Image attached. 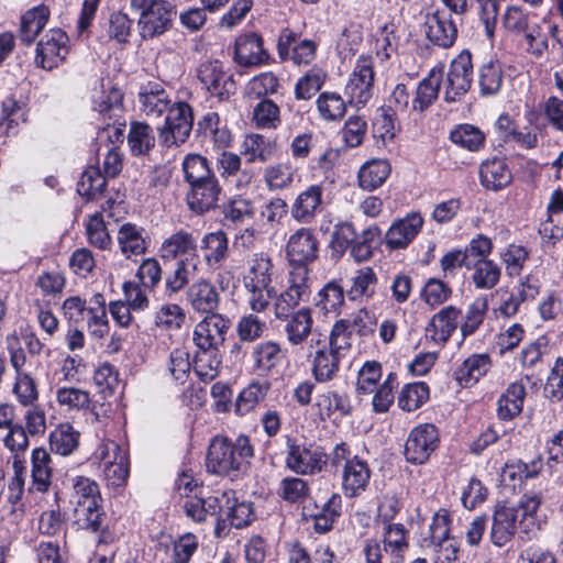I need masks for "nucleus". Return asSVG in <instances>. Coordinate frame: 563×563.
Returning <instances> with one entry per match:
<instances>
[{"instance_id":"42","label":"nucleus","mask_w":563,"mask_h":563,"mask_svg":"<svg viewBox=\"0 0 563 563\" xmlns=\"http://www.w3.org/2000/svg\"><path fill=\"white\" fill-rule=\"evenodd\" d=\"M268 390V383H250L240 391L235 399V413L238 416H245L254 410L266 398Z\"/></svg>"},{"instance_id":"62","label":"nucleus","mask_w":563,"mask_h":563,"mask_svg":"<svg viewBox=\"0 0 563 563\" xmlns=\"http://www.w3.org/2000/svg\"><path fill=\"white\" fill-rule=\"evenodd\" d=\"M350 322L345 319L338 320L330 331L327 347L342 358L351 349Z\"/></svg>"},{"instance_id":"22","label":"nucleus","mask_w":563,"mask_h":563,"mask_svg":"<svg viewBox=\"0 0 563 563\" xmlns=\"http://www.w3.org/2000/svg\"><path fill=\"white\" fill-rule=\"evenodd\" d=\"M444 76V66L439 64L431 68L428 75L419 81L416 95L411 100V110L423 112L439 97Z\"/></svg>"},{"instance_id":"38","label":"nucleus","mask_w":563,"mask_h":563,"mask_svg":"<svg viewBox=\"0 0 563 563\" xmlns=\"http://www.w3.org/2000/svg\"><path fill=\"white\" fill-rule=\"evenodd\" d=\"M526 387L521 382L511 383L498 399L497 413L501 420H511L523 407Z\"/></svg>"},{"instance_id":"27","label":"nucleus","mask_w":563,"mask_h":563,"mask_svg":"<svg viewBox=\"0 0 563 563\" xmlns=\"http://www.w3.org/2000/svg\"><path fill=\"white\" fill-rule=\"evenodd\" d=\"M268 59L263 48L261 36L251 33L241 35L235 41L234 60L242 67L261 66Z\"/></svg>"},{"instance_id":"56","label":"nucleus","mask_w":563,"mask_h":563,"mask_svg":"<svg viewBox=\"0 0 563 563\" xmlns=\"http://www.w3.org/2000/svg\"><path fill=\"white\" fill-rule=\"evenodd\" d=\"M488 310V299L486 296L477 297L466 310L463 322L461 323V334L467 338L475 333V331L483 323L486 312Z\"/></svg>"},{"instance_id":"6","label":"nucleus","mask_w":563,"mask_h":563,"mask_svg":"<svg viewBox=\"0 0 563 563\" xmlns=\"http://www.w3.org/2000/svg\"><path fill=\"white\" fill-rule=\"evenodd\" d=\"M194 117L189 104L177 102L168 108L165 125L159 130L158 140L167 146L185 143L192 130Z\"/></svg>"},{"instance_id":"32","label":"nucleus","mask_w":563,"mask_h":563,"mask_svg":"<svg viewBox=\"0 0 563 563\" xmlns=\"http://www.w3.org/2000/svg\"><path fill=\"white\" fill-rule=\"evenodd\" d=\"M490 367L492 358L488 354H472L456 368L454 377L462 387H471L484 377Z\"/></svg>"},{"instance_id":"36","label":"nucleus","mask_w":563,"mask_h":563,"mask_svg":"<svg viewBox=\"0 0 563 563\" xmlns=\"http://www.w3.org/2000/svg\"><path fill=\"white\" fill-rule=\"evenodd\" d=\"M118 243L126 258L144 254L147 250V240L143 228L133 223H124L118 231Z\"/></svg>"},{"instance_id":"49","label":"nucleus","mask_w":563,"mask_h":563,"mask_svg":"<svg viewBox=\"0 0 563 563\" xmlns=\"http://www.w3.org/2000/svg\"><path fill=\"white\" fill-rule=\"evenodd\" d=\"M79 432L69 423H62L49 434V448L53 452L66 456L78 446Z\"/></svg>"},{"instance_id":"55","label":"nucleus","mask_w":563,"mask_h":563,"mask_svg":"<svg viewBox=\"0 0 563 563\" xmlns=\"http://www.w3.org/2000/svg\"><path fill=\"white\" fill-rule=\"evenodd\" d=\"M450 140L471 152L479 151L485 144V134L472 124H460L450 133Z\"/></svg>"},{"instance_id":"11","label":"nucleus","mask_w":563,"mask_h":563,"mask_svg":"<svg viewBox=\"0 0 563 563\" xmlns=\"http://www.w3.org/2000/svg\"><path fill=\"white\" fill-rule=\"evenodd\" d=\"M176 16V7L164 0L139 16L140 35L144 40L159 36L168 31Z\"/></svg>"},{"instance_id":"64","label":"nucleus","mask_w":563,"mask_h":563,"mask_svg":"<svg viewBox=\"0 0 563 563\" xmlns=\"http://www.w3.org/2000/svg\"><path fill=\"white\" fill-rule=\"evenodd\" d=\"M186 319L185 311L176 303L163 305L154 316V323L164 330L180 329Z\"/></svg>"},{"instance_id":"2","label":"nucleus","mask_w":563,"mask_h":563,"mask_svg":"<svg viewBox=\"0 0 563 563\" xmlns=\"http://www.w3.org/2000/svg\"><path fill=\"white\" fill-rule=\"evenodd\" d=\"M310 295V272L307 266H295L288 274L287 286L275 299L276 319H286Z\"/></svg>"},{"instance_id":"17","label":"nucleus","mask_w":563,"mask_h":563,"mask_svg":"<svg viewBox=\"0 0 563 563\" xmlns=\"http://www.w3.org/2000/svg\"><path fill=\"white\" fill-rule=\"evenodd\" d=\"M423 218L418 212H411L394 221L385 234V243L389 250L406 249L419 234Z\"/></svg>"},{"instance_id":"26","label":"nucleus","mask_w":563,"mask_h":563,"mask_svg":"<svg viewBox=\"0 0 563 563\" xmlns=\"http://www.w3.org/2000/svg\"><path fill=\"white\" fill-rule=\"evenodd\" d=\"M371 470L366 461L354 455L342 468V489L347 497L363 493L369 484Z\"/></svg>"},{"instance_id":"52","label":"nucleus","mask_w":563,"mask_h":563,"mask_svg":"<svg viewBox=\"0 0 563 563\" xmlns=\"http://www.w3.org/2000/svg\"><path fill=\"white\" fill-rule=\"evenodd\" d=\"M81 362L82 360L76 355L68 354L62 357L53 373L47 374L51 388L78 380Z\"/></svg>"},{"instance_id":"48","label":"nucleus","mask_w":563,"mask_h":563,"mask_svg":"<svg viewBox=\"0 0 563 563\" xmlns=\"http://www.w3.org/2000/svg\"><path fill=\"white\" fill-rule=\"evenodd\" d=\"M312 515L314 521V530L319 533L328 532L332 529L335 520L341 516L342 498L339 494L333 493L327 501L318 508Z\"/></svg>"},{"instance_id":"58","label":"nucleus","mask_w":563,"mask_h":563,"mask_svg":"<svg viewBox=\"0 0 563 563\" xmlns=\"http://www.w3.org/2000/svg\"><path fill=\"white\" fill-rule=\"evenodd\" d=\"M479 87L483 96H492L500 90L503 67L498 60H488L479 68Z\"/></svg>"},{"instance_id":"15","label":"nucleus","mask_w":563,"mask_h":563,"mask_svg":"<svg viewBox=\"0 0 563 563\" xmlns=\"http://www.w3.org/2000/svg\"><path fill=\"white\" fill-rule=\"evenodd\" d=\"M277 52L282 60L290 59L296 65H308L316 58L317 43L311 40L297 42V34L290 29L280 32Z\"/></svg>"},{"instance_id":"16","label":"nucleus","mask_w":563,"mask_h":563,"mask_svg":"<svg viewBox=\"0 0 563 563\" xmlns=\"http://www.w3.org/2000/svg\"><path fill=\"white\" fill-rule=\"evenodd\" d=\"M424 25L428 40L439 47L449 48L457 38V26L445 11L437 9L427 14Z\"/></svg>"},{"instance_id":"9","label":"nucleus","mask_w":563,"mask_h":563,"mask_svg":"<svg viewBox=\"0 0 563 563\" xmlns=\"http://www.w3.org/2000/svg\"><path fill=\"white\" fill-rule=\"evenodd\" d=\"M68 36L60 29H52L37 43L35 63L44 69L56 68L68 54Z\"/></svg>"},{"instance_id":"4","label":"nucleus","mask_w":563,"mask_h":563,"mask_svg":"<svg viewBox=\"0 0 563 563\" xmlns=\"http://www.w3.org/2000/svg\"><path fill=\"white\" fill-rule=\"evenodd\" d=\"M473 64L471 53L463 51L450 64L444 81H442L443 98L446 102L460 100L471 88Z\"/></svg>"},{"instance_id":"23","label":"nucleus","mask_w":563,"mask_h":563,"mask_svg":"<svg viewBox=\"0 0 563 563\" xmlns=\"http://www.w3.org/2000/svg\"><path fill=\"white\" fill-rule=\"evenodd\" d=\"M221 188L216 177L190 184L187 203L191 211L202 214L217 207Z\"/></svg>"},{"instance_id":"50","label":"nucleus","mask_w":563,"mask_h":563,"mask_svg":"<svg viewBox=\"0 0 563 563\" xmlns=\"http://www.w3.org/2000/svg\"><path fill=\"white\" fill-rule=\"evenodd\" d=\"M221 495H228L227 501H223V508L229 523L234 528H243L247 526L253 518V509L250 503H239L233 492H221Z\"/></svg>"},{"instance_id":"24","label":"nucleus","mask_w":563,"mask_h":563,"mask_svg":"<svg viewBox=\"0 0 563 563\" xmlns=\"http://www.w3.org/2000/svg\"><path fill=\"white\" fill-rule=\"evenodd\" d=\"M284 320L286 321L284 333L291 346H298L305 342L309 343L312 335H318L312 332L313 318L310 308L303 307L295 312L291 311Z\"/></svg>"},{"instance_id":"33","label":"nucleus","mask_w":563,"mask_h":563,"mask_svg":"<svg viewBox=\"0 0 563 563\" xmlns=\"http://www.w3.org/2000/svg\"><path fill=\"white\" fill-rule=\"evenodd\" d=\"M201 249L205 264L208 268L216 271L228 258L229 239L221 230L207 233L201 239Z\"/></svg>"},{"instance_id":"40","label":"nucleus","mask_w":563,"mask_h":563,"mask_svg":"<svg viewBox=\"0 0 563 563\" xmlns=\"http://www.w3.org/2000/svg\"><path fill=\"white\" fill-rule=\"evenodd\" d=\"M377 282V275L372 267H362L352 276L346 294L351 300H368L375 294Z\"/></svg>"},{"instance_id":"34","label":"nucleus","mask_w":563,"mask_h":563,"mask_svg":"<svg viewBox=\"0 0 563 563\" xmlns=\"http://www.w3.org/2000/svg\"><path fill=\"white\" fill-rule=\"evenodd\" d=\"M274 264L268 254L254 253L247 261V268L243 276L244 286H273Z\"/></svg>"},{"instance_id":"29","label":"nucleus","mask_w":563,"mask_h":563,"mask_svg":"<svg viewBox=\"0 0 563 563\" xmlns=\"http://www.w3.org/2000/svg\"><path fill=\"white\" fill-rule=\"evenodd\" d=\"M251 356L255 372L260 375H269L282 365L285 353L278 342L268 340L257 343Z\"/></svg>"},{"instance_id":"13","label":"nucleus","mask_w":563,"mask_h":563,"mask_svg":"<svg viewBox=\"0 0 563 563\" xmlns=\"http://www.w3.org/2000/svg\"><path fill=\"white\" fill-rule=\"evenodd\" d=\"M230 320L220 313L206 316L195 327L192 340L197 349H220L230 328Z\"/></svg>"},{"instance_id":"7","label":"nucleus","mask_w":563,"mask_h":563,"mask_svg":"<svg viewBox=\"0 0 563 563\" xmlns=\"http://www.w3.org/2000/svg\"><path fill=\"white\" fill-rule=\"evenodd\" d=\"M159 255L166 261H184L189 263L192 269L198 268L199 254L196 236L186 230H178L166 238L159 247Z\"/></svg>"},{"instance_id":"12","label":"nucleus","mask_w":563,"mask_h":563,"mask_svg":"<svg viewBox=\"0 0 563 563\" xmlns=\"http://www.w3.org/2000/svg\"><path fill=\"white\" fill-rule=\"evenodd\" d=\"M319 242L310 228L296 230L288 239L286 254L289 263L296 266H307L318 258Z\"/></svg>"},{"instance_id":"20","label":"nucleus","mask_w":563,"mask_h":563,"mask_svg":"<svg viewBox=\"0 0 563 563\" xmlns=\"http://www.w3.org/2000/svg\"><path fill=\"white\" fill-rule=\"evenodd\" d=\"M186 300L196 312L210 316L217 313L220 295L209 279L199 278L188 287Z\"/></svg>"},{"instance_id":"46","label":"nucleus","mask_w":563,"mask_h":563,"mask_svg":"<svg viewBox=\"0 0 563 563\" xmlns=\"http://www.w3.org/2000/svg\"><path fill=\"white\" fill-rule=\"evenodd\" d=\"M222 363L219 349H197L194 360V371L203 382L214 379Z\"/></svg>"},{"instance_id":"63","label":"nucleus","mask_w":563,"mask_h":563,"mask_svg":"<svg viewBox=\"0 0 563 563\" xmlns=\"http://www.w3.org/2000/svg\"><path fill=\"white\" fill-rule=\"evenodd\" d=\"M325 74L319 68H311L295 85V97L298 100H308L321 89Z\"/></svg>"},{"instance_id":"25","label":"nucleus","mask_w":563,"mask_h":563,"mask_svg":"<svg viewBox=\"0 0 563 563\" xmlns=\"http://www.w3.org/2000/svg\"><path fill=\"white\" fill-rule=\"evenodd\" d=\"M324 463V455L317 448H307L299 444L288 446L286 464L296 473L313 474L319 472Z\"/></svg>"},{"instance_id":"5","label":"nucleus","mask_w":563,"mask_h":563,"mask_svg":"<svg viewBox=\"0 0 563 563\" xmlns=\"http://www.w3.org/2000/svg\"><path fill=\"white\" fill-rule=\"evenodd\" d=\"M440 434L432 423H422L415 427L405 443V459L413 465L424 464L438 449Z\"/></svg>"},{"instance_id":"54","label":"nucleus","mask_w":563,"mask_h":563,"mask_svg":"<svg viewBox=\"0 0 563 563\" xmlns=\"http://www.w3.org/2000/svg\"><path fill=\"white\" fill-rule=\"evenodd\" d=\"M75 525L79 529L97 532L101 528L103 512L100 503L74 506Z\"/></svg>"},{"instance_id":"30","label":"nucleus","mask_w":563,"mask_h":563,"mask_svg":"<svg viewBox=\"0 0 563 563\" xmlns=\"http://www.w3.org/2000/svg\"><path fill=\"white\" fill-rule=\"evenodd\" d=\"M548 218L540 224L539 233L543 240L555 244L563 239V223L558 217L563 213V190L555 189L550 197L547 207Z\"/></svg>"},{"instance_id":"28","label":"nucleus","mask_w":563,"mask_h":563,"mask_svg":"<svg viewBox=\"0 0 563 563\" xmlns=\"http://www.w3.org/2000/svg\"><path fill=\"white\" fill-rule=\"evenodd\" d=\"M518 510L516 507L497 505L490 530V539L497 547H504L514 537L517 528Z\"/></svg>"},{"instance_id":"59","label":"nucleus","mask_w":563,"mask_h":563,"mask_svg":"<svg viewBox=\"0 0 563 563\" xmlns=\"http://www.w3.org/2000/svg\"><path fill=\"white\" fill-rule=\"evenodd\" d=\"M428 398L429 387L426 383L418 382L407 384L399 394L398 406L405 411H415L422 406Z\"/></svg>"},{"instance_id":"18","label":"nucleus","mask_w":563,"mask_h":563,"mask_svg":"<svg viewBox=\"0 0 563 563\" xmlns=\"http://www.w3.org/2000/svg\"><path fill=\"white\" fill-rule=\"evenodd\" d=\"M462 319L461 309L446 306L432 316L427 328V338L437 345H444L452 336Z\"/></svg>"},{"instance_id":"61","label":"nucleus","mask_w":563,"mask_h":563,"mask_svg":"<svg viewBox=\"0 0 563 563\" xmlns=\"http://www.w3.org/2000/svg\"><path fill=\"white\" fill-rule=\"evenodd\" d=\"M344 303V290L335 282L327 283L316 297V306L325 313L338 312Z\"/></svg>"},{"instance_id":"51","label":"nucleus","mask_w":563,"mask_h":563,"mask_svg":"<svg viewBox=\"0 0 563 563\" xmlns=\"http://www.w3.org/2000/svg\"><path fill=\"white\" fill-rule=\"evenodd\" d=\"M86 320L91 335L96 338H103L108 333L109 327L106 302L101 294H96L92 297Z\"/></svg>"},{"instance_id":"14","label":"nucleus","mask_w":563,"mask_h":563,"mask_svg":"<svg viewBox=\"0 0 563 563\" xmlns=\"http://www.w3.org/2000/svg\"><path fill=\"white\" fill-rule=\"evenodd\" d=\"M309 349L316 350L311 362V373L318 383L332 380L339 372L341 356L327 347V341L322 335H312L309 340Z\"/></svg>"},{"instance_id":"60","label":"nucleus","mask_w":563,"mask_h":563,"mask_svg":"<svg viewBox=\"0 0 563 563\" xmlns=\"http://www.w3.org/2000/svg\"><path fill=\"white\" fill-rule=\"evenodd\" d=\"M100 492L98 484L84 476H77L73 479V493L70 503L76 505L100 503Z\"/></svg>"},{"instance_id":"44","label":"nucleus","mask_w":563,"mask_h":563,"mask_svg":"<svg viewBox=\"0 0 563 563\" xmlns=\"http://www.w3.org/2000/svg\"><path fill=\"white\" fill-rule=\"evenodd\" d=\"M55 400L57 405L66 411H80L85 410L90 405V394L88 390L60 385L55 386Z\"/></svg>"},{"instance_id":"19","label":"nucleus","mask_w":563,"mask_h":563,"mask_svg":"<svg viewBox=\"0 0 563 563\" xmlns=\"http://www.w3.org/2000/svg\"><path fill=\"white\" fill-rule=\"evenodd\" d=\"M137 100L141 112L153 119L164 114L172 104L168 91L157 81H147L141 85Z\"/></svg>"},{"instance_id":"39","label":"nucleus","mask_w":563,"mask_h":563,"mask_svg":"<svg viewBox=\"0 0 563 563\" xmlns=\"http://www.w3.org/2000/svg\"><path fill=\"white\" fill-rule=\"evenodd\" d=\"M479 179L485 188L499 190L510 183L511 174L504 161L494 158L481 165Z\"/></svg>"},{"instance_id":"35","label":"nucleus","mask_w":563,"mask_h":563,"mask_svg":"<svg viewBox=\"0 0 563 563\" xmlns=\"http://www.w3.org/2000/svg\"><path fill=\"white\" fill-rule=\"evenodd\" d=\"M32 486L38 493L48 490L52 484L53 466L51 454L43 448H35L31 454Z\"/></svg>"},{"instance_id":"3","label":"nucleus","mask_w":563,"mask_h":563,"mask_svg":"<svg viewBox=\"0 0 563 563\" xmlns=\"http://www.w3.org/2000/svg\"><path fill=\"white\" fill-rule=\"evenodd\" d=\"M374 78L373 57L360 55L344 89L349 103L356 107L365 106L374 93Z\"/></svg>"},{"instance_id":"1","label":"nucleus","mask_w":563,"mask_h":563,"mask_svg":"<svg viewBox=\"0 0 563 563\" xmlns=\"http://www.w3.org/2000/svg\"><path fill=\"white\" fill-rule=\"evenodd\" d=\"M253 454L250 439L244 434L234 442L225 437H216L208 449L207 470L216 475L235 478L247 468Z\"/></svg>"},{"instance_id":"37","label":"nucleus","mask_w":563,"mask_h":563,"mask_svg":"<svg viewBox=\"0 0 563 563\" xmlns=\"http://www.w3.org/2000/svg\"><path fill=\"white\" fill-rule=\"evenodd\" d=\"M465 267L473 271L472 282L477 289H492L500 279L501 269L492 260L477 258L467 261Z\"/></svg>"},{"instance_id":"53","label":"nucleus","mask_w":563,"mask_h":563,"mask_svg":"<svg viewBox=\"0 0 563 563\" xmlns=\"http://www.w3.org/2000/svg\"><path fill=\"white\" fill-rule=\"evenodd\" d=\"M316 104L320 117L325 121L340 120L346 112V102L336 92L324 91L320 93Z\"/></svg>"},{"instance_id":"21","label":"nucleus","mask_w":563,"mask_h":563,"mask_svg":"<svg viewBox=\"0 0 563 563\" xmlns=\"http://www.w3.org/2000/svg\"><path fill=\"white\" fill-rule=\"evenodd\" d=\"M227 500H229L228 495H221V492L205 496L200 489L199 494H194L192 497L185 500L184 510L188 518L196 522H202L208 517L221 514L224 510L223 501Z\"/></svg>"},{"instance_id":"10","label":"nucleus","mask_w":563,"mask_h":563,"mask_svg":"<svg viewBox=\"0 0 563 563\" xmlns=\"http://www.w3.org/2000/svg\"><path fill=\"white\" fill-rule=\"evenodd\" d=\"M324 208V185L311 184L294 199L290 213L295 221L310 224Z\"/></svg>"},{"instance_id":"47","label":"nucleus","mask_w":563,"mask_h":563,"mask_svg":"<svg viewBox=\"0 0 563 563\" xmlns=\"http://www.w3.org/2000/svg\"><path fill=\"white\" fill-rule=\"evenodd\" d=\"M128 144L133 155H146L155 145L153 129L144 122H132L128 135Z\"/></svg>"},{"instance_id":"31","label":"nucleus","mask_w":563,"mask_h":563,"mask_svg":"<svg viewBox=\"0 0 563 563\" xmlns=\"http://www.w3.org/2000/svg\"><path fill=\"white\" fill-rule=\"evenodd\" d=\"M383 548L389 563H404L409 548L408 531L402 523H387L383 530Z\"/></svg>"},{"instance_id":"41","label":"nucleus","mask_w":563,"mask_h":563,"mask_svg":"<svg viewBox=\"0 0 563 563\" xmlns=\"http://www.w3.org/2000/svg\"><path fill=\"white\" fill-rule=\"evenodd\" d=\"M316 406L322 418H341L350 413L349 397L334 390H325L316 398Z\"/></svg>"},{"instance_id":"45","label":"nucleus","mask_w":563,"mask_h":563,"mask_svg":"<svg viewBox=\"0 0 563 563\" xmlns=\"http://www.w3.org/2000/svg\"><path fill=\"white\" fill-rule=\"evenodd\" d=\"M49 16L46 7H36L26 11L21 20L20 38L25 44H31L45 27Z\"/></svg>"},{"instance_id":"43","label":"nucleus","mask_w":563,"mask_h":563,"mask_svg":"<svg viewBox=\"0 0 563 563\" xmlns=\"http://www.w3.org/2000/svg\"><path fill=\"white\" fill-rule=\"evenodd\" d=\"M389 173L390 165L386 159L368 161L358 170V184L365 190H374L383 185Z\"/></svg>"},{"instance_id":"57","label":"nucleus","mask_w":563,"mask_h":563,"mask_svg":"<svg viewBox=\"0 0 563 563\" xmlns=\"http://www.w3.org/2000/svg\"><path fill=\"white\" fill-rule=\"evenodd\" d=\"M295 170L288 163L269 165L264 170V181L271 191L283 190L294 181Z\"/></svg>"},{"instance_id":"8","label":"nucleus","mask_w":563,"mask_h":563,"mask_svg":"<svg viewBox=\"0 0 563 563\" xmlns=\"http://www.w3.org/2000/svg\"><path fill=\"white\" fill-rule=\"evenodd\" d=\"M197 76L202 87L219 99H228L235 91L232 75L218 59L202 62L197 69Z\"/></svg>"}]
</instances>
